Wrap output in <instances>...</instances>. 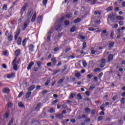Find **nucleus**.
Wrapping results in <instances>:
<instances>
[{
	"instance_id": "12",
	"label": "nucleus",
	"mask_w": 125,
	"mask_h": 125,
	"mask_svg": "<svg viewBox=\"0 0 125 125\" xmlns=\"http://www.w3.org/2000/svg\"><path fill=\"white\" fill-rule=\"evenodd\" d=\"M41 106H42L41 103L38 104L36 107L35 108V111H40V109H41Z\"/></svg>"
},
{
	"instance_id": "41",
	"label": "nucleus",
	"mask_w": 125,
	"mask_h": 125,
	"mask_svg": "<svg viewBox=\"0 0 125 125\" xmlns=\"http://www.w3.org/2000/svg\"><path fill=\"white\" fill-rule=\"evenodd\" d=\"M81 21V19H76L74 20V23H79V22H80Z\"/></svg>"
},
{
	"instance_id": "47",
	"label": "nucleus",
	"mask_w": 125,
	"mask_h": 125,
	"mask_svg": "<svg viewBox=\"0 0 125 125\" xmlns=\"http://www.w3.org/2000/svg\"><path fill=\"white\" fill-rule=\"evenodd\" d=\"M26 42H27V39L25 38L22 41L23 45H25Z\"/></svg>"
},
{
	"instance_id": "15",
	"label": "nucleus",
	"mask_w": 125,
	"mask_h": 125,
	"mask_svg": "<svg viewBox=\"0 0 125 125\" xmlns=\"http://www.w3.org/2000/svg\"><path fill=\"white\" fill-rule=\"evenodd\" d=\"M34 48H35V46H34V45L31 44V45H29V51L33 52V51H34Z\"/></svg>"
},
{
	"instance_id": "8",
	"label": "nucleus",
	"mask_w": 125,
	"mask_h": 125,
	"mask_svg": "<svg viewBox=\"0 0 125 125\" xmlns=\"http://www.w3.org/2000/svg\"><path fill=\"white\" fill-rule=\"evenodd\" d=\"M106 63V60L105 59H103L101 61V68H103L105 66V63Z\"/></svg>"
},
{
	"instance_id": "59",
	"label": "nucleus",
	"mask_w": 125,
	"mask_h": 125,
	"mask_svg": "<svg viewBox=\"0 0 125 125\" xmlns=\"http://www.w3.org/2000/svg\"><path fill=\"white\" fill-rule=\"evenodd\" d=\"M70 23V22L68 21H66L64 22V25L65 26H68V25H69V23Z\"/></svg>"
},
{
	"instance_id": "37",
	"label": "nucleus",
	"mask_w": 125,
	"mask_h": 125,
	"mask_svg": "<svg viewBox=\"0 0 125 125\" xmlns=\"http://www.w3.org/2000/svg\"><path fill=\"white\" fill-rule=\"evenodd\" d=\"M53 32V29L51 28V29L48 32L47 35H49L50 36V35H51V34H52Z\"/></svg>"
},
{
	"instance_id": "39",
	"label": "nucleus",
	"mask_w": 125,
	"mask_h": 125,
	"mask_svg": "<svg viewBox=\"0 0 125 125\" xmlns=\"http://www.w3.org/2000/svg\"><path fill=\"white\" fill-rule=\"evenodd\" d=\"M66 17L67 18H71V17H72V14L71 13H68L66 14Z\"/></svg>"
},
{
	"instance_id": "28",
	"label": "nucleus",
	"mask_w": 125,
	"mask_h": 125,
	"mask_svg": "<svg viewBox=\"0 0 125 125\" xmlns=\"http://www.w3.org/2000/svg\"><path fill=\"white\" fill-rule=\"evenodd\" d=\"M77 97H78L79 100H82L83 99V97H82V94H81V93H78L77 94Z\"/></svg>"
},
{
	"instance_id": "9",
	"label": "nucleus",
	"mask_w": 125,
	"mask_h": 125,
	"mask_svg": "<svg viewBox=\"0 0 125 125\" xmlns=\"http://www.w3.org/2000/svg\"><path fill=\"white\" fill-rule=\"evenodd\" d=\"M2 92L3 93H9L10 92V89H9V88L8 87H5L2 89Z\"/></svg>"
},
{
	"instance_id": "33",
	"label": "nucleus",
	"mask_w": 125,
	"mask_h": 125,
	"mask_svg": "<svg viewBox=\"0 0 125 125\" xmlns=\"http://www.w3.org/2000/svg\"><path fill=\"white\" fill-rule=\"evenodd\" d=\"M2 10H7V5L4 4L2 7Z\"/></svg>"
},
{
	"instance_id": "61",
	"label": "nucleus",
	"mask_w": 125,
	"mask_h": 125,
	"mask_svg": "<svg viewBox=\"0 0 125 125\" xmlns=\"http://www.w3.org/2000/svg\"><path fill=\"white\" fill-rule=\"evenodd\" d=\"M89 31H95V29L93 27H89L88 28Z\"/></svg>"
},
{
	"instance_id": "50",
	"label": "nucleus",
	"mask_w": 125,
	"mask_h": 125,
	"mask_svg": "<svg viewBox=\"0 0 125 125\" xmlns=\"http://www.w3.org/2000/svg\"><path fill=\"white\" fill-rule=\"evenodd\" d=\"M85 94L87 96H89L90 95V92L88 91H86L85 92Z\"/></svg>"
},
{
	"instance_id": "20",
	"label": "nucleus",
	"mask_w": 125,
	"mask_h": 125,
	"mask_svg": "<svg viewBox=\"0 0 125 125\" xmlns=\"http://www.w3.org/2000/svg\"><path fill=\"white\" fill-rule=\"evenodd\" d=\"M35 14H34L32 16V18L31 19V22H35V20H36V18L37 17L36 13H35Z\"/></svg>"
},
{
	"instance_id": "2",
	"label": "nucleus",
	"mask_w": 125,
	"mask_h": 125,
	"mask_svg": "<svg viewBox=\"0 0 125 125\" xmlns=\"http://www.w3.org/2000/svg\"><path fill=\"white\" fill-rule=\"evenodd\" d=\"M64 17H62L61 19L59 20V22H60V24L56 27V31H58L60 28L62 27V22H63V20H64Z\"/></svg>"
},
{
	"instance_id": "22",
	"label": "nucleus",
	"mask_w": 125,
	"mask_h": 125,
	"mask_svg": "<svg viewBox=\"0 0 125 125\" xmlns=\"http://www.w3.org/2000/svg\"><path fill=\"white\" fill-rule=\"evenodd\" d=\"M35 87H36V86H35V85H32L31 86H30L28 88V90H29V91H32V90H33V89H35Z\"/></svg>"
},
{
	"instance_id": "7",
	"label": "nucleus",
	"mask_w": 125,
	"mask_h": 125,
	"mask_svg": "<svg viewBox=\"0 0 125 125\" xmlns=\"http://www.w3.org/2000/svg\"><path fill=\"white\" fill-rule=\"evenodd\" d=\"M20 29H18L15 32V40L16 41L18 38V36L20 35Z\"/></svg>"
},
{
	"instance_id": "48",
	"label": "nucleus",
	"mask_w": 125,
	"mask_h": 125,
	"mask_svg": "<svg viewBox=\"0 0 125 125\" xmlns=\"http://www.w3.org/2000/svg\"><path fill=\"white\" fill-rule=\"evenodd\" d=\"M83 47L82 48V49H84V48H85V47H86V43L85 42H84L83 43Z\"/></svg>"
},
{
	"instance_id": "34",
	"label": "nucleus",
	"mask_w": 125,
	"mask_h": 125,
	"mask_svg": "<svg viewBox=\"0 0 125 125\" xmlns=\"http://www.w3.org/2000/svg\"><path fill=\"white\" fill-rule=\"evenodd\" d=\"M114 44H115L114 42H111L109 43L108 47H109L110 48H111V47H113V46H114Z\"/></svg>"
},
{
	"instance_id": "16",
	"label": "nucleus",
	"mask_w": 125,
	"mask_h": 125,
	"mask_svg": "<svg viewBox=\"0 0 125 125\" xmlns=\"http://www.w3.org/2000/svg\"><path fill=\"white\" fill-rule=\"evenodd\" d=\"M15 76V73H12L10 74H7V79H11L12 78H13V77Z\"/></svg>"
},
{
	"instance_id": "18",
	"label": "nucleus",
	"mask_w": 125,
	"mask_h": 125,
	"mask_svg": "<svg viewBox=\"0 0 125 125\" xmlns=\"http://www.w3.org/2000/svg\"><path fill=\"white\" fill-rule=\"evenodd\" d=\"M31 94H32V92H27L26 94V99H29V98L31 97Z\"/></svg>"
},
{
	"instance_id": "31",
	"label": "nucleus",
	"mask_w": 125,
	"mask_h": 125,
	"mask_svg": "<svg viewBox=\"0 0 125 125\" xmlns=\"http://www.w3.org/2000/svg\"><path fill=\"white\" fill-rule=\"evenodd\" d=\"M94 14L95 15H100L101 14V12H100V11H95L94 12Z\"/></svg>"
},
{
	"instance_id": "11",
	"label": "nucleus",
	"mask_w": 125,
	"mask_h": 125,
	"mask_svg": "<svg viewBox=\"0 0 125 125\" xmlns=\"http://www.w3.org/2000/svg\"><path fill=\"white\" fill-rule=\"evenodd\" d=\"M15 54L16 56L18 57L19 55H20L21 54V50L20 49H17L15 52Z\"/></svg>"
},
{
	"instance_id": "14",
	"label": "nucleus",
	"mask_w": 125,
	"mask_h": 125,
	"mask_svg": "<svg viewBox=\"0 0 125 125\" xmlns=\"http://www.w3.org/2000/svg\"><path fill=\"white\" fill-rule=\"evenodd\" d=\"M35 64V63H34V62H31L28 65V66H27V70H31V69L32 68V66Z\"/></svg>"
},
{
	"instance_id": "51",
	"label": "nucleus",
	"mask_w": 125,
	"mask_h": 125,
	"mask_svg": "<svg viewBox=\"0 0 125 125\" xmlns=\"http://www.w3.org/2000/svg\"><path fill=\"white\" fill-rule=\"evenodd\" d=\"M13 105V104L11 103H9L8 104V107L9 108H10L12 107Z\"/></svg>"
},
{
	"instance_id": "25",
	"label": "nucleus",
	"mask_w": 125,
	"mask_h": 125,
	"mask_svg": "<svg viewBox=\"0 0 125 125\" xmlns=\"http://www.w3.org/2000/svg\"><path fill=\"white\" fill-rule=\"evenodd\" d=\"M75 77L78 79H81V73L80 72H77L75 74Z\"/></svg>"
},
{
	"instance_id": "40",
	"label": "nucleus",
	"mask_w": 125,
	"mask_h": 125,
	"mask_svg": "<svg viewBox=\"0 0 125 125\" xmlns=\"http://www.w3.org/2000/svg\"><path fill=\"white\" fill-rule=\"evenodd\" d=\"M75 31H76V27H72L71 29H70V31L71 32V33H74V32H75Z\"/></svg>"
},
{
	"instance_id": "6",
	"label": "nucleus",
	"mask_w": 125,
	"mask_h": 125,
	"mask_svg": "<svg viewBox=\"0 0 125 125\" xmlns=\"http://www.w3.org/2000/svg\"><path fill=\"white\" fill-rule=\"evenodd\" d=\"M115 15H114V13H111L109 15H108V18L110 19L112 21H115Z\"/></svg>"
},
{
	"instance_id": "29",
	"label": "nucleus",
	"mask_w": 125,
	"mask_h": 125,
	"mask_svg": "<svg viewBox=\"0 0 125 125\" xmlns=\"http://www.w3.org/2000/svg\"><path fill=\"white\" fill-rule=\"evenodd\" d=\"M51 62L53 64H56V59L55 58H52L51 59Z\"/></svg>"
},
{
	"instance_id": "56",
	"label": "nucleus",
	"mask_w": 125,
	"mask_h": 125,
	"mask_svg": "<svg viewBox=\"0 0 125 125\" xmlns=\"http://www.w3.org/2000/svg\"><path fill=\"white\" fill-rule=\"evenodd\" d=\"M24 92H21L19 95H18V97L20 98V97H22V95H23Z\"/></svg>"
},
{
	"instance_id": "58",
	"label": "nucleus",
	"mask_w": 125,
	"mask_h": 125,
	"mask_svg": "<svg viewBox=\"0 0 125 125\" xmlns=\"http://www.w3.org/2000/svg\"><path fill=\"white\" fill-rule=\"evenodd\" d=\"M102 49H103V47H99V48H98L97 49V50H98V51L100 52L101 51H100V50H102Z\"/></svg>"
},
{
	"instance_id": "49",
	"label": "nucleus",
	"mask_w": 125,
	"mask_h": 125,
	"mask_svg": "<svg viewBox=\"0 0 125 125\" xmlns=\"http://www.w3.org/2000/svg\"><path fill=\"white\" fill-rule=\"evenodd\" d=\"M58 119H63V114H60L58 116Z\"/></svg>"
},
{
	"instance_id": "42",
	"label": "nucleus",
	"mask_w": 125,
	"mask_h": 125,
	"mask_svg": "<svg viewBox=\"0 0 125 125\" xmlns=\"http://www.w3.org/2000/svg\"><path fill=\"white\" fill-rule=\"evenodd\" d=\"M60 72V70H57L54 71V73L52 74L53 76H54L56 75V74H58V73H59Z\"/></svg>"
},
{
	"instance_id": "21",
	"label": "nucleus",
	"mask_w": 125,
	"mask_h": 125,
	"mask_svg": "<svg viewBox=\"0 0 125 125\" xmlns=\"http://www.w3.org/2000/svg\"><path fill=\"white\" fill-rule=\"evenodd\" d=\"M22 42V40L21 37H19L17 40V43L18 45H21V43Z\"/></svg>"
},
{
	"instance_id": "26",
	"label": "nucleus",
	"mask_w": 125,
	"mask_h": 125,
	"mask_svg": "<svg viewBox=\"0 0 125 125\" xmlns=\"http://www.w3.org/2000/svg\"><path fill=\"white\" fill-rule=\"evenodd\" d=\"M94 72H101V69H100V68H99V67L95 68L94 70Z\"/></svg>"
},
{
	"instance_id": "60",
	"label": "nucleus",
	"mask_w": 125,
	"mask_h": 125,
	"mask_svg": "<svg viewBox=\"0 0 125 125\" xmlns=\"http://www.w3.org/2000/svg\"><path fill=\"white\" fill-rule=\"evenodd\" d=\"M70 50H71V48H70L69 47L67 48L65 50V53H67V52L70 51Z\"/></svg>"
},
{
	"instance_id": "36",
	"label": "nucleus",
	"mask_w": 125,
	"mask_h": 125,
	"mask_svg": "<svg viewBox=\"0 0 125 125\" xmlns=\"http://www.w3.org/2000/svg\"><path fill=\"white\" fill-rule=\"evenodd\" d=\"M94 88H95V86H94V85H91L90 86L89 89L90 90H93L94 89Z\"/></svg>"
},
{
	"instance_id": "38",
	"label": "nucleus",
	"mask_w": 125,
	"mask_h": 125,
	"mask_svg": "<svg viewBox=\"0 0 125 125\" xmlns=\"http://www.w3.org/2000/svg\"><path fill=\"white\" fill-rule=\"evenodd\" d=\"M53 32V29L51 28V29L48 32L47 35H49L50 36V35H51V34H52Z\"/></svg>"
},
{
	"instance_id": "23",
	"label": "nucleus",
	"mask_w": 125,
	"mask_h": 125,
	"mask_svg": "<svg viewBox=\"0 0 125 125\" xmlns=\"http://www.w3.org/2000/svg\"><path fill=\"white\" fill-rule=\"evenodd\" d=\"M116 19H117V20H125V18L123 16H116Z\"/></svg>"
},
{
	"instance_id": "52",
	"label": "nucleus",
	"mask_w": 125,
	"mask_h": 125,
	"mask_svg": "<svg viewBox=\"0 0 125 125\" xmlns=\"http://www.w3.org/2000/svg\"><path fill=\"white\" fill-rule=\"evenodd\" d=\"M37 66L39 67V68L41 67V65H42V62L40 61H39L37 62Z\"/></svg>"
},
{
	"instance_id": "44",
	"label": "nucleus",
	"mask_w": 125,
	"mask_h": 125,
	"mask_svg": "<svg viewBox=\"0 0 125 125\" xmlns=\"http://www.w3.org/2000/svg\"><path fill=\"white\" fill-rule=\"evenodd\" d=\"M48 0H43L42 3L44 6L46 5V3H47V1Z\"/></svg>"
},
{
	"instance_id": "17",
	"label": "nucleus",
	"mask_w": 125,
	"mask_h": 125,
	"mask_svg": "<svg viewBox=\"0 0 125 125\" xmlns=\"http://www.w3.org/2000/svg\"><path fill=\"white\" fill-rule=\"evenodd\" d=\"M27 4H25L23 7L21 8V14H23V12H24V11H25V10H26V8H27Z\"/></svg>"
},
{
	"instance_id": "63",
	"label": "nucleus",
	"mask_w": 125,
	"mask_h": 125,
	"mask_svg": "<svg viewBox=\"0 0 125 125\" xmlns=\"http://www.w3.org/2000/svg\"><path fill=\"white\" fill-rule=\"evenodd\" d=\"M90 122V119L89 118H87L85 120V123H89Z\"/></svg>"
},
{
	"instance_id": "13",
	"label": "nucleus",
	"mask_w": 125,
	"mask_h": 125,
	"mask_svg": "<svg viewBox=\"0 0 125 125\" xmlns=\"http://www.w3.org/2000/svg\"><path fill=\"white\" fill-rule=\"evenodd\" d=\"M77 95V93H71L69 96V99H73L75 96Z\"/></svg>"
},
{
	"instance_id": "24",
	"label": "nucleus",
	"mask_w": 125,
	"mask_h": 125,
	"mask_svg": "<svg viewBox=\"0 0 125 125\" xmlns=\"http://www.w3.org/2000/svg\"><path fill=\"white\" fill-rule=\"evenodd\" d=\"M65 80V77H63L62 78L60 79L58 82V83H59V84L62 83V82H64V80Z\"/></svg>"
},
{
	"instance_id": "64",
	"label": "nucleus",
	"mask_w": 125,
	"mask_h": 125,
	"mask_svg": "<svg viewBox=\"0 0 125 125\" xmlns=\"http://www.w3.org/2000/svg\"><path fill=\"white\" fill-rule=\"evenodd\" d=\"M122 6L123 7H125V1H123L121 4Z\"/></svg>"
},
{
	"instance_id": "10",
	"label": "nucleus",
	"mask_w": 125,
	"mask_h": 125,
	"mask_svg": "<svg viewBox=\"0 0 125 125\" xmlns=\"http://www.w3.org/2000/svg\"><path fill=\"white\" fill-rule=\"evenodd\" d=\"M107 33V30H104L102 32V33L101 34V36L102 38H106L107 37V35L106 34Z\"/></svg>"
},
{
	"instance_id": "19",
	"label": "nucleus",
	"mask_w": 125,
	"mask_h": 125,
	"mask_svg": "<svg viewBox=\"0 0 125 125\" xmlns=\"http://www.w3.org/2000/svg\"><path fill=\"white\" fill-rule=\"evenodd\" d=\"M84 111L85 113H86V114H89V113H90V108L88 107H86L85 108Z\"/></svg>"
},
{
	"instance_id": "4",
	"label": "nucleus",
	"mask_w": 125,
	"mask_h": 125,
	"mask_svg": "<svg viewBox=\"0 0 125 125\" xmlns=\"http://www.w3.org/2000/svg\"><path fill=\"white\" fill-rule=\"evenodd\" d=\"M30 23V20H27L25 21L24 22V24L23 25V31H25L26 29L27 28V27H28V25Z\"/></svg>"
},
{
	"instance_id": "3",
	"label": "nucleus",
	"mask_w": 125,
	"mask_h": 125,
	"mask_svg": "<svg viewBox=\"0 0 125 125\" xmlns=\"http://www.w3.org/2000/svg\"><path fill=\"white\" fill-rule=\"evenodd\" d=\"M102 51H98L97 49H94V48H91V53L92 54H100Z\"/></svg>"
},
{
	"instance_id": "46",
	"label": "nucleus",
	"mask_w": 125,
	"mask_h": 125,
	"mask_svg": "<svg viewBox=\"0 0 125 125\" xmlns=\"http://www.w3.org/2000/svg\"><path fill=\"white\" fill-rule=\"evenodd\" d=\"M51 37L50 36V35H47V42H50V39H51Z\"/></svg>"
},
{
	"instance_id": "45",
	"label": "nucleus",
	"mask_w": 125,
	"mask_h": 125,
	"mask_svg": "<svg viewBox=\"0 0 125 125\" xmlns=\"http://www.w3.org/2000/svg\"><path fill=\"white\" fill-rule=\"evenodd\" d=\"M18 105L19 107H21V108H23V107H24V104L21 103H19Z\"/></svg>"
},
{
	"instance_id": "5",
	"label": "nucleus",
	"mask_w": 125,
	"mask_h": 125,
	"mask_svg": "<svg viewBox=\"0 0 125 125\" xmlns=\"http://www.w3.org/2000/svg\"><path fill=\"white\" fill-rule=\"evenodd\" d=\"M33 13H34V11L33 9L30 10L29 11L28 14H27V17L28 20H30L31 19V17H32V16L33 15Z\"/></svg>"
},
{
	"instance_id": "62",
	"label": "nucleus",
	"mask_w": 125,
	"mask_h": 125,
	"mask_svg": "<svg viewBox=\"0 0 125 125\" xmlns=\"http://www.w3.org/2000/svg\"><path fill=\"white\" fill-rule=\"evenodd\" d=\"M83 66L84 67H86L87 65V63H86V62H83Z\"/></svg>"
},
{
	"instance_id": "54",
	"label": "nucleus",
	"mask_w": 125,
	"mask_h": 125,
	"mask_svg": "<svg viewBox=\"0 0 125 125\" xmlns=\"http://www.w3.org/2000/svg\"><path fill=\"white\" fill-rule=\"evenodd\" d=\"M104 118H103V116H99L98 118V120L99 122H100V121H102V120H103Z\"/></svg>"
},
{
	"instance_id": "32",
	"label": "nucleus",
	"mask_w": 125,
	"mask_h": 125,
	"mask_svg": "<svg viewBox=\"0 0 125 125\" xmlns=\"http://www.w3.org/2000/svg\"><path fill=\"white\" fill-rule=\"evenodd\" d=\"M42 21V16H40L37 18V22L38 23H40Z\"/></svg>"
},
{
	"instance_id": "57",
	"label": "nucleus",
	"mask_w": 125,
	"mask_h": 125,
	"mask_svg": "<svg viewBox=\"0 0 125 125\" xmlns=\"http://www.w3.org/2000/svg\"><path fill=\"white\" fill-rule=\"evenodd\" d=\"M54 112H55V111L54 110V109H53V108H51L50 110V113L52 114L53 113H54Z\"/></svg>"
},
{
	"instance_id": "43",
	"label": "nucleus",
	"mask_w": 125,
	"mask_h": 125,
	"mask_svg": "<svg viewBox=\"0 0 125 125\" xmlns=\"http://www.w3.org/2000/svg\"><path fill=\"white\" fill-rule=\"evenodd\" d=\"M113 10V7L112 6H110L107 8V11L109 12V11H112Z\"/></svg>"
},
{
	"instance_id": "53",
	"label": "nucleus",
	"mask_w": 125,
	"mask_h": 125,
	"mask_svg": "<svg viewBox=\"0 0 125 125\" xmlns=\"http://www.w3.org/2000/svg\"><path fill=\"white\" fill-rule=\"evenodd\" d=\"M87 77L88 79H91V78L93 77V75H92V74H89L87 75Z\"/></svg>"
},
{
	"instance_id": "55",
	"label": "nucleus",
	"mask_w": 125,
	"mask_h": 125,
	"mask_svg": "<svg viewBox=\"0 0 125 125\" xmlns=\"http://www.w3.org/2000/svg\"><path fill=\"white\" fill-rule=\"evenodd\" d=\"M13 124V118H12L11 120L10 121L9 123L7 125H11Z\"/></svg>"
},
{
	"instance_id": "1",
	"label": "nucleus",
	"mask_w": 125,
	"mask_h": 125,
	"mask_svg": "<svg viewBox=\"0 0 125 125\" xmlns=\"http://www.w3.org/2000/svg\"><path fill=\"white\" fill-rule=\"evenodd\" d=\"M17 61V57H15L12 63V65L13 67V69L15 71H17L18 70V64L16 63Z\"/></svg>"
},
{
	"instance_id": "35",
	"label": "nucleus",
	"mask_w": 125,
	"mask_h": 125,
	"mask_svg": "<svg viewBox=\"0 0 125 125\" xmlns=\"http://www.w3.org/2000/svg\"><path fill=\"white\" fill-rule=\"evenodd\" d=\"M105 108V104H103L101 107H100V109L101 110H102V111H104L105 110L104 109Z\"/></svg>"
},
{
	"instance_id": "30",
	"label": "nucleus",
	"mask_w": 125,
	"mask_h": 125,
	"mask_svg": "<svg viewBox=\"0 0 125 125\" xmlns=\"http://www.w3.org/2000/svg\"><path fill=\"white\" fill-rule=\"evenodd\" d=\"M12 39H13V36L11 35H9L8 37V40L9 42H11V41H12Z\"/></svg>"
},
{
	"instance_id": "27",
	"label": "nucleus",
	"mask_w": 125,
	"mask_h": 125,
	"mask_svg": "<svg viewBox=\"0 0 125 125\" xmlns=\"http://www.w3.org/2000/svg\"><path fill=\"white\" fill-rule=\"evenodd\" d=\"M113 55L110 54V55L108 56V61H111V60H112V59H113Z\"/></svg>"
}]
</instances>
